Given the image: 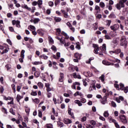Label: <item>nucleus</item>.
Wrapping results in <instances>:
<instances>
[{
    "instance_id": "1",
    "label": "nucleus",
    "mask_w": 128,
    "mask_h": 128,
    "mask_svg": "<svg viewBox=\"0 0 128 128\" xmlns=\"http://www.w3.org/2000/svg\"><path fill=\"white\" fill-rule=\"evenodd\" d=\"M94 54H98L100 56H104L102 52H106V46L104 44H103L100 48H98V46L96 44L94 46Z\"/></svg>"
},
{
    "instance_id": "2",
    "label": "nucleus",
    "mask_w": 128,
    "mask_h": 128,
    "mask_svg": "<svg viewBox=\"0 0 128 128\" xmlns=\"http://www.w3.org/2000/svg\"><path fill=\"white\" fill-rule=\"evenodd\" d=\"M120 46H124V48H126L128 46V41H126V36H121L120 40Z\"/></svg>"
},
{
    "instance_id": "3",
    "label": "nucleus",
    "mask_w": 128,
    "mask_h": 128,
    "mask_svg": "<svg viewBox=\"0 0 128 128\" xmlns=\"http://www.w3.org/2000/svg\"><path fill=\"white\" fill-rule=\"evenodd\" d=\"M128 0H120L119 2L116 5V8L118 10H120L122 8H124V3L126 2Z\"/></svg>"
},
{
    "instance_id": "4",
    "label": "nucleus",
    "mask_w": 128,
    "mask_h": 128,
    "mask_svg": "<svg viewBox=\"0 0 128 128\" xmlns=\"http://www.w3.org/2000/svg\"><path fill=\"white\" fill-rule=\"evenodd\" d=\"M114 86L118 90H124V85L122 83L120 84V86L118 84H114Z\"/></svg>"
},
{
    "instance_id": "5",
    "label": "nucleus",
    "mask_w": 128,
    "mask_h": 128,
    "mask_svg": "<svg viewBox=\"0 0 128 128\" xmlns=\"http://www.w3.org/2000/svg\"><path fill=\"white\" fill-rule=\"evenodd\" d=\"M120 118L122 122V124H127L128 123V120H126V116L124 114H121L120 116Z\"/></svg>"
},
{
    "instance_id": "6",
    "label": "nucleus",
    "mask_w": 128,
    "mask_h": 128,
    "mask_svg": "<svg viewBox=\"0 0 128 128\" xmlns=\"http://www.w3.org/2000/svg\"><path fill=\"white\" fill-rule=\"evenodd\" d=\"M24 52H26V51L24 50L20 52V58H19V62H24Z\"/></svg>"
},
{
    "instance_id": "7",
    "label": "nucleus",
    "mask_w": 128,
    "mask_h": 128,
    "mask_svg": "<svg viewBox=\"0 0 128 128\" xmlns=\"http://www.w3.org/2000/svg\"><path fill=\"white\" fill-rule=\"evenodd\" d=\"M110 122H114L116 128H120V124H118V123L116 122V120L112 118H110Z\"/></svg>"
},
{
    "instance_id": "8",
    "label": "nucleus",
    "mask_w": 128,
    "mask_h": 128,
    "mask_svg": "<svg viewBox=\"0 0 128 128\" xmlns=\"http://www.w3.org/2000/svg\"><path fill=\"white\" fill-rule=\"evenodd\" d=\"M110 28L112 30L116 32L118 30V28H120V25H118V24H115L113 26H110Z\"/></svg>"
},
{
    "instance_id": "9",
    "label": "nucleus",
    "mask_w": 128,
    "mask_h": 128,
    "mask_svg": "<svg viewBox=\"0 0 128 128\" xmlns=\"http://www.w3.org/2000/svg\"><path fill=\"white\" fill-rule=\"evenodd\" d=\"M96 90V82L91 84L90 86L89 87L90 92H92V90Z\"/></svg>"
},
{
    "instance_id": "10",
    "label": "nucleus",
    "mask_w": 128,
    "mask_h": 128,
    "mask_svg": "<svg viewBox=\"0 0 128 128\" xmlns=\"http://www.w3.org/2000/svg\"><path fill=\"white\" fill-rule=\"evenodd\" d=\"M120 52H122L120 49L118 48L115 50L110 51V54H118Z\"/></svg>"
},
{
    "instance_id": "11",
    "label": "nucleus",
    "mask_w": 128,
    "mask_h": 128,
    "mask_svg": "<svg viewBox=\"0 0 128 128\" xmlns=\"http://www.w3.org/2000/svg\"><path fill=\"white\" fill-rule=\"evenodd\" d=\"M108 94H106V95L104 96L101 102V104H106V102H108Z\"/></svg>"
},
{
    "instance_id": "12",
    "label": "nucleus",
    "mask_w": 128,
    "mask_h": 128,
    "mask_svg": "<svg viewBox=\"0 0 128 128\" xmlns=\"http://www.w3.org/2000/svg\"><path fill=\"white\" fill-rule=\"evenodd\" d=\"M72 75L73 76V78H78V80H80L82 78L80 75L77 74L76 72L73 73Z\"/></svg>"
},
{
    "instance_id": "13",
    "label": "nucleus",
    "mask_w": 128,
    "mask_h": 128,
    "mask_svg": "<svg viewBox=\"0 0 128 128\" xmlns=\"http://www.w3.org/2000/svg\"><path fill=\"white\" fill-rule=\"evenodd\" d=\"M64 74L62 72H60V74L59 82H64Z\"/></svg>"
},
{
    "instance_id": "14",
    "label": "nucleus",
    "mask_w": 128,
    "mask_h": 128,
    "mask_svg": "<svg viewBox=\"0 0 128 128\" xmlns=\"http://www.w3.org/2000/svg\"><path fill=\"white\" fill-rule=\"evenodd\" d=\"M68 114L72 118L74 119V112H72V108H69L68 109Z\"/></svg>"
},
{
    "instance_id": "15",
    "label": "nucleus",
    "mask_w": 128,
    "mask_h": 128,
    "mask_svg": "<svg viewBox=\"0 0 128 128\" xmlns=\"http://www.w3.org/2000/svg\"><path fill=\"white\" fill-rule=\"evenodd\" d=\"M74 96H80V98H82L84 96V95L82 92H80L77 91L74 94Z\"/></svg>"
},
{
    "instance_id": "16",
    "label": "nucleus",
    "mask_w": 128,
    "mask_h": 128,
    "mask_svg": "<svg viewBox=\"0 0 128 128\" xmlns=\"http://www.w3.org/2000/svg\"><path fill=\"white\" fill-rule=\"evenodd\" d=\"M64 122L66 124H72V120L68 118H64Z\"/></svg>"
},
{
    "instance_id": "17",
    "label": "nucleus",
    "mask_w": 128,
    "mask_h": 128,
    "mask_svg": "<svg viewBox=\"0 0 128 128\" xmlns=\"http://www.w3.org/2000/svg\"><path fill=\"white\" fill-rule=\"evenodd\" d=\"M22 8H25V10H32V8H29L28 6V5L24 4H22Z\"/></svg>"
},
{
    "instance_id": "18",
    "label": "nucleus",
    "mask_w": 128,
    "mask_h": 128,
    "mask_svg": "<svg viewBox=\"0 0 128 128\" xmlns=\"http://www.w3.org/2000/svg\"><path fill=\"white\" fill-rule=\"evenodd\" d=\"M61 12L63 13V14H64V18H68V12H66L64 10H61Z\"/></svg>"
},
{
    "instance_id": "19",
    "label": "nucleus",
    "mask_w": 128,
    "mask_h": 128,
    "mask_svg": "<svg viewBox=\"0 0 128 128\" xmlns=\"http://www.w3.org/2000/svg\"><path fill=\"white\" fill-rule=\"evenodd\" d=\"M74 57L78 60H80V58H82V54L76 52L74 54Z\"/></svg>"
},
{
    "instance_id": "20",
    "label": "nucleus",
    "mask_w": 128,
    "mask_h": 128,
    "mask_svg": "<svg viewBox=\"0 0 128 128\" xmlns=\"http://www.w3.org/2000/svg\"><path fill=\"white\" fill-rule=\"evenodd\" d=\"M37 4L39 8H42V0H38L37 2Z\"/></svg>"
},
{
    "instance_id": "21",
    "label": "nucleus",
    "mask_w": 128,
    "mask_h": 128,
    "mask_svg": "<svg viewBox=\"0 0 128 128\" xmlns=\"http://www.w3.org/2000/svg\"><path fill=\"white\" fill-rule=\"evenodd\" d=\"M102 64H104V66H110V64H112L110 62L104 60L102 62Z\"/></svg>"
},
{
    "instance_id": "22",
    "label": "nucleus",
    "mask_w": 128,
    "mask_h": 128,
    "mask_svg": "<svg viewBox=\"0 0 128 128\" xmlns=\"http://www.w3.org/2000/svg\"><path fill=\"white\" fill-rule=\"evenodd\" d=\"M24 96H20V94H18L16 98V100L18 102H20V100Z\"/></svg>"
},
{
    "instance_id": "23",
    "label": "nucleus",
    "mask_w": 128,
    "mask_h": 128,
    "mask_svg": "<svg viewBox=\"0 0 128 128\" xmlns=\"http://www.w3.org/2000/svg\"><path fill=\"white\" fill-rule=\"evenodd\" d=\"M110 35L112 38H115V36H116V32H110Z\"/></svg>"
},
{
    "instance_id": "24",
    "label": "nucleus",
    "mask_w": 128,
    "mask_h": 128,
    "mask_svg": "<svg viewBox=\"0 0 128 128\" xmlns=\"http://www.w3.org/2000/svg\"><path fill=\"white\" fill-rule=\"evenodd\" d=\"M103 114L104 118H108V116H110V114L108 113V110L104 111Z\"/></svg>"
},
{
    "instance_id": "25",
    "label": "nucleus",
    "mask_w": 128,
    "mask_h": 128,
    "mask_svg": "<svg viewBox=\"0 0 128 128\" xmlns=\"http://www.w3.org/2000/svg\"><path fill=\"white\" fill-rule=\"evenodd\" d=\"M54 20L56 22H60L62 21V18L59 17L55 16L54 17Z\"/></svg>"
},
{
    "instance_id": "26",
    "label": "nucleus",
    "mask_w": 128,
    "mask_h": 128,
    "mask_svg": "<svg viewBox=\"0 0 128 128\" xmlns=\"http://www.w3.org/2000/svg\"><path fill=\"white\" fill-rule=\"evenodd\" d=\"M56 36H60V32H62V30H60V28H56Z\"/></svg>"
},
{
    "instance_id": "27",
    "label": "nucleus",
    "mask_w": 128,
    "mask_h": 128,
    "mask_svg": "<svg viewBox=\"0 0 128 128\" xmlns=\"http://www.w3.org/2000/svg\"><path fill=\"white\" fill-rule=\"evenodd\" d=\"M74 102L75 104H78V106H82V104L80 102V100H75Z\"/></svg>"
},
{
    "instance_id": "28",
    "label": "nucleus",
    "mask_w": 128,
    "mask_h": 128,
    "mask_svg": "<svg viewBox=\"0 0 128 128\" xmlns=\"http://www.w3.org/2000/svg\"><path fill=\"white\" fill-rule=\"evenodd\" d=\"M60 42L61 44H64L66 42V40H64V37H62L60 38Z\"/></svg>"
},
{
    "instance_id": "29",
    "label": "nucleus",
    "mask_w": 128,
    "mask_h": 128,
    "mask_svg": "<svg viewBox=\"0 0 128 128\" xmlns=\"http://www.w3.org/2000/svg\"><path fill=\"white\" fill-rule=\"evenodd\" d=\"M100 80L103 82V84H104V74H102L101 76L99 78Z\"/></svg>"
},
{
    "instance_id": "30",
    "label": "nucleus",
    "mask_w": 128,
    "mask_h": 128,
    "mask_svg": "<svg viewBox=\"0 0 128 128\" xmlns=\"http://www.w3.org/2000/svg\"><path fill=\"white\" fill-rule=\"evenodd\" d=\"M40 58H43V60H48V58L46 55L43 54L40 56Z\"/></svg>"
},
{
    "instance_id": "31",
    "label": "nucleus",
    "mask_w": 128,
    "mask_h": 128,
    "mask_svg": "<svg viewBox=\"0 0 128 128\" xmlns=\"http://www.w3.org/2000/svg\"><path fill=\"white\" fill-rule=\"evenodd\" d=\"M8 50H10L9 48H6L1 52V54H6L8 52Z\"/></svg>"
},
{
    "instance_id": "32",
    "label": "nucleus",
    "mask_w": 128,
    "mask_h": 128,
    "mask_svg": "<svg viewBox=\"0 0 128 128\" xmlns=\"http://www.w3.org/2000/svg\"><path fill=\"white\" fill-rule=\"evenodd\" d=\"M40 22V20L38 18H34V24H38V22Z\"/></svg>"
},
{
    "instance_id": "33",
    "label": "nucleus",
    "mask_w": 128,
    "mask_h": 128,
    "mask_svg": "<svg viewBox=\"0 0 128 128\" xmlns=\"http://www.w3.org/2000/svg\"><path fill=\"white\" fill-rule=\"evenodd\" d=\"M48 40H49L50 44H53L54 40L52 39V37H50V36H49L48 37Z\"/></svg>"
},
{
    "instance_id": "34",
    "label": "nucleus",
    "mask_w": 128,
    "mask_h": 128,
    "mask_svg": "<svg viewBox=\"0 0 128 128\" xmlns=\"http://www.w3.org/2000/svg\"><path fill=\"white\" fill-rule=\"evenodd\" d=\"M90 124L91 126H96V121L94 120H92L90 122Z\"/></svg>"
},
{
    "instance_id": "35",
    "label": "nucleus",
    "mask_w": 128,
    "mask_h": 128,
    "mask_svg": "<svg viewBox=\"0 0 128 128\" xmlns=\"http://www.w3.org/2000/svg\"><path fill=\"white\" fill-rule=\"evenodd\" d=\"M58 126L60 128H64V123H62L60 122H58Z\"/></svg>"
},
{
    "instance_id": "36",
    "label": "nucleus",
    "mask_w": 128,
    "mask_h": 128,
    "mask_svg": "<svg viewBox=\"0 0 128 128\" xmlns=\"http://www.w3.org/2000/svg\"><path fill=\"white\" fill-rule=\"evenodd\" d=\"M37 32L38 34H40L42 36H44V32H42V30H37Z\"/></svg>"
},
{
    "instance_id": "37",
    "label": "nucleus",
    "mask_w": 128,
    "mask_h": 128,
    "mask_svg": "<svg viewBox=\"0 0 128 128\" xmlns=\"http://www.w3.org/2000/svg\"><path fill=\"white\" fill-rule=\"evenodd\" d=\"M108 18H116V15L114 13H112L110 14Z\"/></svg>"
},
{
    "instance_id": "38",
    "label": "nucleus",
    "mask_w": 128,
    "mask_h": 128,
    "mask_svg": "<svg viewBox=\"0 0 128 128\" xmlns=\"http://www.w3.org/2000/svg\"><path fill=\"white\" fill-rule=\"evenodd\" d=\"M93 26H94V30H98V22H96L94 24H93Z\"/></svg>"
},
{
    "instance_id": "39",
    "label": "nucleus",
    "mask_w": 128,
    "mask_h": 128,
    "mask_svg": "<svg viewBox=\"0 0 128 128\" xmlns=\"http://www.w3.org/2000/svg\"><path fill=\"white\" fill-rule=\"evenodd\" d=\"M106 26H110V24H112V20H106Z\"/></svg>"
},
{
    "instance_id": "40",
    "label": "nucleus",
    "mask_w": 128,
    "mask_h": 128,
    "mask_svg": "<svg viewBox=\"0 0 128 128\" xmlns=\"http://www.w3.org/2000/svg\"><path fill=\"white\" fill-rule=\"evenodd\" d=\"M46 128H54V126L52 124H46Z\"/></svg>"
},
{
    "instance_id": "41",
    "label": "nucleus",
    "mask_w": 128,
    "mask_h": 128,
    "mask_svg": "<svg viewBox=\"0 0 128 128\" xmlns=\"http://www.w3.org/2000/svg\"><path fill=\"white\" fill-rule=\"evenodd\" d=\"M40 72H34V76H36V78H38V76H40Z\"/></svg>"
},
{
    "instance_id": "42",
    "label": "nucleus",
    "mask_w": 128,
    "mask_h": 128,
    "mask_svg": "<svg viewBox=\"0 0 128 128\" xmlns=\"http://www.w3.org/2000/svg\"><path fill=\"white\" fill-rule=\"evenodd\" d=\"M60 0H56L54 2L55 6H56L60 4Z\"/></svg>"
},
{
    "instance_id": "43",
    "label": "nucleus",
    "mask_w": 128,
    "mask_h": 128,
    "mask_svg": "<svg viewBox=\"0 0 128 128\" xmlns=\"http://www.w3.org/2000/svg\"><path fill=\"white\" fill-rule=\"evenodd\" d=\"M104 38L106 40H112V37L108 36V34H105Z\"/></svg>"
},
{
    "instance_id": "44",
    "label": "nucleus",
    "mask_w": 128,
    "mask_h": 128,
    "mask_svg": "<svg viewBox=\"0 0 128 128\" xmlns=\"http://www.w3.org/2000/svg\"><path fill=\"white\" fill-rule=\"evenodd\" d=\"M100 8H104L106 6V4H104V2H100Z\"/></svg>"
},
{
    "instance_id": "45",
    "label": "nucleus",
    "mask_w": 128,
    "mask_h": 128,
    "mask_svg": "<svg viewBox=\"0 0 128 128\" xmlns=\"http://www.w3.org/2000/svg\"><path fill=\"white\" fill-rule=\"evenodd\" d=\"M80 102H82V104H86V100L82 98L80 99Z\"/></svg>"
},
{
    "instance_id": "46",
    "label": "nucleus",
    "mask_w": 128,
    "mask_h": 128,
    "mask_svg": "<svg viewBox=\"0 0 128 128\" xmlns=\"http://www.w3.org/2000/svg\"><path fill=\"white\" fill-rule=\"evenodd\" d=\"M2 112H4V114H8V111L6 110V108H2Z\"/></svg>"
},
{
    "instance_id": "47",
    "label": "nucleus",
    "mask_w": 128,
    "mask_h": 128,
    "mask_svg": "<svg viewBox=\"0 0 128 128\" xmlns=\"http://www.w3.org/2000/svg\"><path fill=\"white\" fill-rule=\"evenodd\" d=\"M123 90H124V92H125V94H128V86L124 87Z\"/></svg>"
},
{
    "instance_id": "48",
    "label": "nucleus",
    "mask_w": 128,
    "mask_h": 128,
    "mask_svg": "<svg viewBox=\"0 0 128 128\" xmlns=\"http://www.w3.org/2000/svg\"><path fill=\"white\" fill-rule=\"evenodd\" d=\"M38 86L39 88H44V84L40 82L38 83Z\"/></svg>"
},
{
    "instance_id": "49",
    "label": "nucleus",
    "mask_w": 128,
    "mask_h": 128,
    "mask_svg": "<svg viewBox=\"0 0 128 128\" xmlns=\"http://www.w3.org/2000/svg\"><path fill=\"white\" fill-rule=\"evenodd\" d=\"M111 104L113 108H116V104L114 101L111 102Z\"/></svg>"
},
{
    "instance_id": "50",
    "label": "nucleus",
    "mask_w": 128,
    "mask_h": 128,
    "mask_svg": "<svg viewBox=\"0 0 128 128\" xmlns=\"http://www.w3.org/2000/svg\"><path fill=\"white\" fill-rule=\"evenodd\" d=\"M28 28H30L32 30H36V27L34 26L30 25L29 26Z\"/></svg>"
},
{
    "instance_id": "51",
    "label": "nucleus",
    "mask_w": 128,
    "mask_h": 128,
    "mask_svg": "<svg viewBox=\"0 0 128 128\" xmlns=\"http://www.w3.org/2000/svg\"><path fill=\"white\" fill-rule=\"evenodd\" d=\"M20 22L17 20V22L16 24V28H20Z\"/></svg>"
},
{
    "instance_id": "52",
    "label": "nucleus",
    "mask_w": 128,
    "mask_h": 128,
    "mask_svg": "<svg viewBox=\"0 0 128 128\" xmlns=\"http://www.w3.org/2000/svg\"><path fill=\"white\" fill-rule=\"evenodd\" d=\"M34 64L38 65V64H42V62H34Z\"/></svg>"
},
{
    "instance_id": "53",
    "label": "nucleus",
    "mask_w": 128,
    "mask_h": 128,
    "mask_svg": "<svg viewBox=\"0 0 128 128\" xmlns=\"http://www.w3.org/2000/svg\"><path fill=\"white\" fill-rule=\"evenodd\" d=\"M38 116L39 118H42V111L38 110Z\"/></svg>"
},
{
    "instance_id": "54",
    "label": "nucleus",
    "mask_w": 128,
    "mask_h": 128,
    "mask_svg": "<svg viewBox=\"0 0 128 128\" xmlns=\"http://www.w3.org/2000/svg\"><path fill=\"white\" fill-rule=\"evenodd\" d=\"M10 114H13V116H14V114H16L14 113V109L12 108L10 109Z\"/></svg>"
},
{
    "instance_id": "55",
    "label": "nucleus",
    "mask_w": 128,
    "mask_h": 128,
    "mask_svg": "<svg viewBox=\"0 0 128 128\" xmlns=\"http://www.w3.org/2000/svg\"><path fill=\"white\" fill-rule=\"evenodd\" d=\"M48 4L50 6H54V2H49Z\"/></svg>"
},
{
    "instance_id": "56",
    "label": "nucleus",
    "mask_w": 128,
    "mask_h": 128,
    "mask_svg": "<svg viewBox=\"0 0 128 128\" xmlns=\"http://www.w3.org/2000/svg\"><path fill=\"white\" fill-rule=\"evenodd\" d=\"M51 48L54 52H56V46H52V47H51Z\"/></svg>"
},
{
    "instance_id": "57",
    "label": "nucleus",
    "mask_w": 128,
    "mask_h": 128,
    "mask_svg": "<svg viewBox=\"0 0 128 128\" xmlns=\"http://www.w3.org/2000/svg\"><path fill=\"white\" fill-rule=\"evenodd\" d=\"M86 116H84L82 118L81 120V122H86Z\"/></svg>"
},
{
    "instance_id": "58",
    "label": "nucleus",
    "mask_w": 128,
    "mask_h": 128,
    "mask_svg": "<svg viewBox=\"0 0 128 128\" xmlns=\"http://www.w3.org/2000/svg\"><path fill=\"white\" fill-rule=\"evenodd\" d=\"M34 102L38 104L40 103V100L38 98H35L34 100Z\"/></svg>"
},
{
    "instance_id": "59",
    "label": "nucleus",
    "mask_w": 128,
    "mask_h": 128,
    "mask_svg": "<svg viewBox=\"0 0 128 128\" xmlns=\"http://www.w3.org/2000/svg\"><path fill=\"white\" fill-rule=\"evenodd\" d=\"M64 46L66 47V46H70V42H68L67 43H65L64 44Z\"/></svg>"
},
{
    "instance_id": "60",
    "label": "nucleus",
    "mask_w": 128,
    "mask_h": 128,
    "mask_svg": "<svg viewBox=\"0 0 128 128\" xmlns=\"http://www.w3.org/2000/svg\"><path fill=\"white\" fill-rule=\"evenodd\" d=\"M60 101L58 102V104H62V102L64 101V98H62V96H60Z\"/></svg>"
},
{
    "instance_id": "61",
    "label": "nucleus",
    "mask_w": 128,
    "mask_h": 128,
    "mask_svg": "<svg viewBox=\"0 0 128 128\" xmlns=\"http://www.w3.org/2000/svg\"><path fill=\"white\" fill-rule=\"evenodd\" d=\"M38 4V2L36 1H34L32 2V6H36Z\"/></svg>"
},
{
    "instance_id": "62",
    "label": "nucleus",
    "mask_w": 128,
    "mask_h": 128,
    "mask_svg": "<svg viewBox=\"0 0 128 128\" xmlns=\"http://www.w3.org/2000/svg\"><path fill=\"white\" fill-rule=\"evenodd\" d=\"M83 82V84L84 86H88V82H86L84 80H82Z\"/></svg>"
},
{
    "instance_id": "63",
    "label": "nucleus",
    "mask_w": 128,
    "mask_h": 128,
    "mask_svg": "<svg viewBox=\"0 0 128 128\" xmlns=\"http://www.w3.org/2000/svg\"><path fill=\"white\" fill-rule=\"evenodd\" d=\"M9 30H10V32H14V28L12 26H10Z\"/></svg>"
},
{
    "instance_id": "64",
    "label": "nucleus",
    "mask_w": 128,
    "mask_h": 128,
    "mask_svg": "<svg viewBox=\"0 0 128 128\" xmlns=\"http://www.w3.org/2000/svg\"><path fill=\"white\" fill-rule=\"evenodd\" d=\"M7 128H16L14 126H10V125H7L6 126Z\"/></svg>"
}]
</instances>
